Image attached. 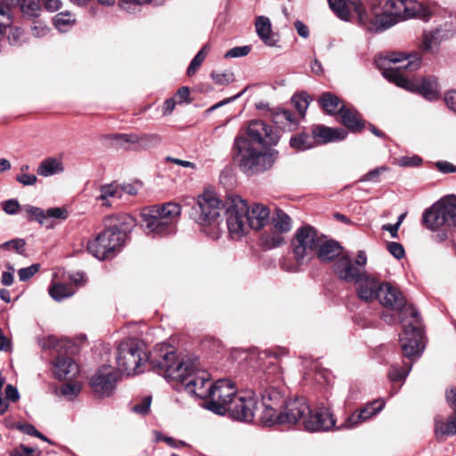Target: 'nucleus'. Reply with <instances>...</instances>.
<instances>
[{
	"label": "nucleus",
	"mask_w": 456,
	"mask_h": 456,
	"mask_svg": "<svg viewBox=\"0 0 456 456\" xmlns=\"http://www.w3.org/2000/svg\"><path fill=\"white\" fill-rule=\"evenodd\" d=\"M265 246L268 248H273L281 246L284 242L281 233H265L262 236Z\"/></svg>",
	"instance_id": "obj_44"
},
{
	"label": "nucleus",
	"mask_w": 456,
	"mask_h": 456,
	"mask_svg": "<svg viewBox=\"0 0 456 456\" xmlns=\"http://www.w3.org/2000/svg\"><path fill=\"white\" fill-rule=\"evenodd\" d=\"M226 224L232 238L239 239L248 232V203L239 195H230L225 202Z\"/></svg>",
	"instance_id": "obj_11"
},
{
	"label": "nucleus",
	"mask_w": 456,
	"mask_h": 456,
	"mask_svg": "<svg viewBox=\"0 0 456 456\" xmlns=\"http://www.w3.org/2000/svg\"><path fill=\"white\" fill-rule=\"evenodd\" d=\"M147 361L153 370L169 379H180L183 377V372L189 369L188 360L177 361L174 350L165 344L158 346L151 352Z\"/></svg>",
	"instance_id": "obj_8"
},
{
	"label": "nucleus",
	"mask_w": 456,
	"mask_h": 456,
	"mask_svg": "<svg viewBox=\"0 0 456 456\" xmlns=\"http://www.w3.org/2000/svg\"><path fill=\"white\" fill-rule=\"evenodd\" d=\"M282 395L273 387L266 388L262 394V404L281 407L283 405Z\"/></svg>",
	"instance_id": "obj_38"
},
{
	"label": "nucleus",
	"mask_w": 456,
	"mask_h": 456,
	"mask_svg": "<svg viewBox=\"0 0 456 456\" xmlns=\"http://www.w3.org/2000/svg\"><path fill=\"white\" fill-rule=\"evenodd\" d=\"M289 145L297 151H306L314 146V140L313 134L299 133L290 138Z\"/></svg>",
	"instance_id": "obj_35"
},
{
	"label": "nucleus",
	"mask_w": 456,
	"mask_h": 456,
	"mask_svg": "<svg viewBox=\"0 0 456 456\" xmlns=\"http://www.w3.org/2000/svg\"><path fill=\"white\" fill-rule=\"evenodd\" d=\"M75 293L71 284L62 282H53L49 288V295L55 301H61L70 297Z\"/></svg>",
	"instance_id": "obj_33"
},
{
	"label": "nucleus",
	"mask_w": 456,
	"mask_h": 456,
	"mask_svg": "<svg viewBox=\"0 0 456 456\" xmlns=\"http://www.w3.org/2000/svg\"><path fill=\"white\" fill-rule=\"evenodd\" d=\"M422 159L418 156H403L397 159V164L400 167H417L419 166Z\"/></svg>",
	"instance_id": "obj_58"
},
{
	"label": "nucleus",
	"mask_w": 456,
	"mask_h": 456,
	"mask_svg": "<svg viewBox=\"0 0 456 456\" xmlns=\"http://www.w3.org/2000/svg\"><path fill=\"white\" fill-rule=\"evenodd\" d=\"M334 272L339 279L346 282L354 283H356L365 273L358 265L356 266L347 256H341L338 259L334 265Z\"/></svg>",
	"instance_id": "obj_21"
},
{
	"label": "nucleus",
	"mask_w": 456,
	"mask_h": 456,
	"mask_svg": "<svg viewBox=\"0 0 456 456\" xmlns=\"http://www.w3.org/2000/svg\"><path fill=\"white\" fill-rule=\"evenodd\" d=\"M189 369L183 372V377L178 379L185 390L198 398L206 399L211 387L210 375L199 368L197 360L188 359Z\"/></svg>",
	"instance_id": "obj_14"
},
{
	"label": "nucleus",
	"mask_w": 456,
	"mask_h": 456,
	"mask_svg": "<svg viewBox=\"0 0 456 456\" xmlns=\"http://www.w3.org/2000/svg\"><path fill=\"white\" fill-rule=\"evenodd\" d=\"M118 373L112 366L103 365L92 376L90 386L100 397L110 396L116 389Z\"/></svg>",
	"instance_id": "obj_15"
},
{
	"label": "nucleus",
	"mask_w": 456,
	"mask_h": 456,
	"mask_svg": "<svg viewBox=\"0 0 456 456\" xmlns=\"http://www.w3.org/2000/svg\"><path fill=\"white\" fill-rule=\"evenodd\" d=\"M385 406L383 400H375L370 403L366 404L359 411L364 417L365 421L370 419L372 416L378 414Z\"/></svg>",
	"instance_id": "obj_42"
},
{
	"label": "nucleus",
	"mask_w": 456,
	"mask_h": 456,
	"mask_svg": "<svg viewBox=\"0 0 456 456\" xmlns=\"http://www.w3.org/2000/svg\"><path fill=\"white\" fill-rule=\"evenodd\" d=\"M180 215L181 206L174 202L145 209L142 213V217L146 234L156 237L175 232Z\"/></svg>",
	"instance_id": "obj_6"
},
{
	"label": "nucleus",
	"mask_w": 456,
	"mask_h": 456,
	"mask_svg": "<svg viewBox=\"0 0 456 456\" xmlns=\"http://www.w3.org/2000/svg\"><path fill=\"white\" fill-rule=\"evenodd\" d=\"M423 225L432 231H442L438 234L440 241L447 238L445 231L456 227V196L451 195L444 197L422 214Z\"/></svg>",
	"instance_id": "obj_7"
},
{
	"label": "nucleus",
	"mask_w": 456,
	"mask_h": 456,
	"mask_svg": "<svg viewBox=\"0 0 456 456\" xmlns=\"http://www.w3.org/2000/svg\"><path fill=\"white\" fill-rule=\"evenodd\" d=\"M320 104L322 109L329 114L333 115L337 112L339 113L341 107L340 100L338 96L331 93H324L320 97Z\"/></svg>",
	"instance_id": "obj_34"
},
{
	"label": "nucleus",
	"mask_w": 456,
	"mask_h": 456,
	"mask_svg": "<svg viewBox=\"0 0 456 456\" xmlns=\"http://www.w3.org/2000/svg\"><path fill=\"white\" fill-rule=\"evenodd\" d=\"M328 1L338 18L351 20L355 15L358 24L371 32L387 29L410 18L428 20L432 14L428 6L415 0H389L384 5L379 0H369L366 6L359 0Z\"/></svg>",
	"instance_id": "obj_1"
},
{
	"label": "nucleus",
	"mask_w": 456,
	"mask_h": 456,
	"mask_svg": "<svg viewBox=\"0 0 456 456\" xmlns=\"http://www.w3.org/2000/svg\"><path fill=\"white\" fill-rule=\"evenodd\" d=\"M310 413V407L304 398H295L286 403L281 411L280 424L304 425V419Z\"/></svg>",
	"instance_id": "obj_18"
},
{
	"label": "nucleus",
	"mask_w": 456,
	"mask_h": 456,
	"mask_svg": "<svg viewBox=\"0 0 456 456\" xmlns=\"http://www.w3.org/2000/svg\"><path fill=\"white\" fill-rule=\"evenodd\" d=\"M387 170V168L385 166L379 167L375 169L369 171L367 174L362 175V177L360 179V181H362V182H367V181L378 182L379 175Z\"/></svg>",
	"instance_id": "obj_59"
},
{
	"label": "nucleus",
	"mask_w": 456,
	"mask_h": 456,
	"mask_svg": "<svg viewBox=\"0 0 456 456\" xmlns=\"http://www.w3.org/2000/svg\"><path fill=\"white\" fill-rule=\"evenodd\" d=\"M263 412L261 414V420L265 425L280 424L281 411L280 407L272 406L270 404H262Z\"/></svg>",
	"instance_id": "obj_37"
},
{
	"label": "nucleus",
	"mask_w": 456,
	"mask_h": 456,
	"mask_svg": "<svg viewBox=\"0 0 456 456\" xmlns=\"http://www.w3.org/2000/svg\"><path fill=\"white\" fill-rule=\"evenodd\" d=\"M233 160L247 175H254L270 169L278 159L276 150H258L245 135L235 137L232 146Z\"/></svg>",
	"instance_id": "obj_4"
},
{
	"label": "nucleus",
	"mask_w": 456,
	"mask_h": 456,
	"mask_svg": "<svg viewBox=\"0 0 456 456\" xmlns=\"http://www.w3.org/2000/svg\"><path fill=\"white\" fill-rule=\"evenodd\" d=\"M161 141V136L158 134H140V151L157 147Z\"/></svg>",
	"instance_id": "obj_43"
},
{
	"label": "nucleus",
	"mask_w": 456,
	"mask_h": 456,
	"mask_svg": "<svg viewBox=\"0 0 456 456\" xmlns=\"http://www.w3.org/2000/svg\"><path fill=\"white\" fill-rule=\"evenodd\" d=\"M126 235L117 227L108 228L87 242V250L100 260L113 256L120 251Z\"/></svg>",
	"instance_id": "obj_10"
},
{
	"label": "nucleus",
	"mask_w": 456,
	"mask_h": 456,
	"mask_svg": "<svg viewBox=\"0 0 456 456\" xmlns=\"http://www.w3.org/2000/svg\"><path fill=\"white\" fill-rule=\"evenodd\" d=\"M31 32L35 37H42L47 35L49 28L45 23L36 21L31 28Z\"/></svg>",
	"instance_id": "obj_63"
},
{
	"label": "nucleus",
	"mask_w": 456,
	"mask_h": 456,
	"mask_svg": "<svg viewBox=\"0 0 456 456\" xmlns=\"http://www.w3.org/2000/svg\"><path fill=\"white\" fill-rule=\"evenodd\" d=\"M27 211L33 220L37 221L42 225L47 227L51 226L47 222L46 211L45 212L43 209L37 207H29Z\"/></svg>",
	"instance_id": "obj_47"
},
{
	"label": "nucleus",
	"mask_w": 456,
	"mask_h": 456,
	"mask_svg": "<svg viewBox=\"0 0 456 456\" xmlns=\"http://www.w3.org/2000/svg\"><path fill=\"white\" fill-rule=\"evenodd\" d=\"M75 19L70 13H58L54 18V24L56 28L61 30H66V28L70 26L74 22Z\"/></svg>",
	"instance_id": "obj_45"
},
{
	"label": "nucleus",
	"mask_w": 456,
	"mask_h": 456,
	"mask_svg": "<svg viewBox=\"0 0 456 456\" xmlns=\"http://www.w3.org/2000/svg\"><path fill=\"white\" fill-rule=\"evenodd\" d=\"M387 249L396 259H401L404 256V248L398 242H389L387 244Z\"/></svg>",
	"instance_id": "obj_61"
},
{
	"label": "nucleus",
	"mask_w": 456,
	"mask_h": 456,
	"mask_svg": "<svg viewBox=\"0 0 456 456\" xmlns=\"http://www.w3.org/2000/svg\"><path fill=\"white\" fill-rule=\"evenodd\" d=\"M244 135L254 145L257 143L265 147L276 145L280 140V135L271 126L258 119L248 123Z\"/></svg>",
	"instance_id": "obj_16"
},
{
	"label": "nucleus",
	"mask_w": 456,
	"mask_h": 456,
	"mask_svg": "<svg viewBox=\"0 0 456 456\" xmlns=\"http://www.w3.org/2000/svg\"><path fill=\"white\" fill-rule=\"evenodd\" d=\"M40 269L39 264H34L28 267L21 268L18 271L19 279L21 281H26L34 276Z\"/></svg>",
	"instance_id": "obj_52"
},
{
	"label": "nucleus",
	"mask_w": 456,
	"mask_h": 456,
	"mask_svg": "<svg viewBox=\"0 0 456 456\" xmlns=\"http://www.w3.org/2000/svg\"><path fill=\"white\" fill-rule=\"evenodd\" d=\"M336 420L328 408L310 409L304 419L303 428L311 432L329 431L335 427Z\"/></svg>",
	"instance_id": "obj_20"
},
{
	"label": "nucleus",
	"mask_w": 456,
	"mask_h": 456,
	"mask_svg": "<svg viewBox=\"0 0 456 456\" xmlns=\"http://www.w3.org/2000/svg\"><path fill=\"white\" fill-rule=\"evenodd\" d=\"M120 225L123 227L122 232L126 236V232H130L135 226L134 218L128 214H121L118 216Z\"/></svg>",
	"instance_id": "obj_53"
},
{
	"label": "nucleus",
	"mask_w": 456,
	"mask_h": 456,
	"mask_svg": "<svg viewBox=\"0 0 456 456\" xmlns=\"http://www.w3.org/2000/svg\"><path fill=\"white\" fill-rule=\"evenodd\" d=\"M382 283L375 277L364 273L355 283L359 297L366 302L377 299L379 294V287H381Z\"/></svg>",
	"instance_id": "obj_22"
},
{
	"label": "nucleus",
	"mask_w": 456,
	"mask_h": 456,
	"mask_svg": "<svg viewBox=\"0 0 456 456\" xmlns=\"http://www.w3.org/2000/svg\"><path fill=\"white\" fill-rule=\"evenodd\" d=\"M81 391V385L77 382L65 383L61 387V394L69 399H73Z\"/></svg>",
	"instance_id": "obj_46"
},
{
	"label": "nucleus",
	"mask_w": 456,
	"mask_h": 456,
	"mask_svg": "<svg viewBox=\"0 0 456 456\" xmlns=\"http://www.w3.org/2000/svg\"><path fill=\"white\" fill-rule=\"evenodd\" d=\"M270 216L269 209L261 203H252L248 205L247 220L249 227L254 230H260L268 222Z\"/></svg>",
	"instance_id": "obj_23"
},
{
	"label": "nucleus",
	"mask_w": 456,
	"mask_h": 456,
	"mask_svg": "<svg viewBox=\"0 0 456 456\" xmlns=\"http://www.w3.org/2000/svg\"><path fill=\"white\" fill-rule=\"evenodd\" d=\"M377 299L385 307L399 314L400 322L403 323V335L400 343L403 355L409 359L419 357L422 330L421 319L418 311L407 303L398 288L388 282H383L379 287Z\"/></svg>",
	"instance_id": "obj_2"
},
{
	"label": "nucleus",
	"mask_w": 456,
	"mask_h": 456,
	"mask_svg": "<svg viewBox=\"0 0 456 456\" xmlns=\"http://www.w3.org/2000/svg\"><path fill=\"white\" fill-rule=\"evenodd\" d=\"M26 242L23 239H13L1 245V248L4 250L13 249L18 254H23Z\"/></svg>",
	"instance_id": "obj_50"
},
{
	"label": "nucleus",
	"mask_w": 456,
	"mask_h": 456,
	"mask_svg": "<svg viewBox=\"0 0 456 456\" xmlns=\"http://www.w3.org/2000/svg\"><path fill=\"white\" fill-rule=\"evenodd\" d=\"M434 423L435 434L437 438L456 435V413L452 412L446 418L436 415Z\"/></svg>",
	"instance_id": "obj_27"
},
{
	"label": "nucleus",
	"mask_w": 456,
	"mask_h": 456,
	"mask_svg": "<svg viewBox=\"0 0 456 456\" xmlns=\"http://www.w3.org/2000/svg\"><path fill=\"white\" fill-rule=\"evenodd\" d=\"M445 401L448 406L456 413V387L446 389Z\"/></svg>",
	"instance_id": "obj_64"
},
{
	"label": "nucleus",
	"mask_w": 456,
	"mask_h": 456,
	"mask_svg": "<svg viewBox=\"0 0 456 456\" xmlns=\"http://www.w3.org/2000/svg\"><path fill=\"white\" fill-rule=\"evenodd\" d=\"M265 381L273 382V379L280 375V367L273 362H269L265 370Z\"/></svg>",
	"instance_id": "obj_55"
},
{
	"label": "nucleus",
	"mask_w": 456,
	"mask_h": 456,
	"mask_svg": "<svg viewBox=\"0 0 456 456\" xmlns=\"http://www.w3.org/2000/svg\"><path fill=\"white\" fill-rule=\"evenodd\" d=\"M114 139L120 144H129L132 150L140 151L139 134H118L114 135Z\"/></svg>",
	"instance_id": "obj_40"
},
{
	"label": "nucleus",
	"mask_w": 456,
	"mask_h": 456,
	"mask_svg": "<svg viewBox=\"0 0 456 456\" xmlns=\"http://www.w3.org/2000/svg\"><path fill=\"white\" fill-rule=\"evenodd\" d=\"M321 240H322V234L309 224L297 229L290 243L295 263L291 264L284 260L281 264V268L290 273L301 271L314 257Z\"/></svg>",
	"instance_id": "obj_5"
},
{
	"label": "nucleus",
	"mask_w": 456,
	"mask_h": 456,
	"mask_svg": "<svg viewBox=\"0 0 456 456\" xmlns=\"http://www.w3.org/2000/svg\"><path fill=\"white\" fill-rule=\"evenodd\" d=\"M120 189V184L115 183L103 184L100 187V194L96 197V200L101 201L104 207H111V199H121Z\"/></svg>",
	"instance_id": "obj_32"
},
{
	"label": "nucleus",
	"mask_w": 456,
	"mask_h": 456,
	"mask_svg": "<svg viewBox=\"0 0 456 456\" xmlns=\"http://www.w3.org/2000/svg\"><path fill=\"white\" fill-rule=\"evenodd\" d=\"M376 63L379 69L386 63H401L396 67L385 68L382 71L383 76L399 87L421 94L428 101L433 102L440 98V86L436 77L429 76L412 80L404 76V70L414 71L419 69L421 58L418 53L408 56L392 53L388 57L379 58Z\"/></svg>",
	"instance_id": "obj_3"
},
{
	"label": "nucleus",
	"mask_w": 456,
	"mask_h": 456,
	"mask_svg": "<svg viewBox=\"0 0 456 456\" xmlns=\"http://www.w3.org/2000/svg\"><path fill=\"white\" fill-rule=\"evenodd\" d=\"M291 102L298 113L304 117L310 103V96L306 93L302 92L294 94Z\"/></svg>",
	"instance_id": "obj_39"
},
{
	"label": "nucleus",
	"mask_w": 456,
	"mask_h": 456,
	"mask_svg": "<svg viewBox=\"0 0 456 456\" xmlns=\"http://www.w3.org/2000/svg\"><path fill=\"white\" fill-rule=\"evenodd\" d=\"M444 101L447 108L452 112L456 113V89H452L445 92Z\"/></svg>",
	"instance_id": "obj_60"
},
{
	"label": "nucleus",
	"mask_w": 456,
	"mask_h": 456,
	"mask_svg": "<svg viewBox=\"0 0 456 456\" xmlns=\"http://www.w3.org/2000/svg\"><path fill=\"white\" fill-rule=\"evenodd\" d=\"M250 47L248 45L244 46H236L232 49H230L225 54V58H238V57H243L249 53Z\"/></svg>",
	"instance_id": "obj_56"
},
{
	"label": "nucleus",
	"mask_w": 456,
	"mask_h": 456,
	"mask_svg": "<svg viewBox=\"0 0 456 456\" xmlns=\"http://www.w3.org/2000/svg\"><path fill=\"white\" fill-rule=\"evenodd\" d=\"M362 422H365L364 417L360 413V411H354L350 416L346 418L345 422L342 424V426L339 428H346L351 429L354 428Z\"/></svg>",
	"instance_id": "obj_48"
},
{
	"label": "nucleus",
	"mask_w": 456,
	"mask_h": 456,
	"mask_svg": "<svg viewBox=\"0 0 456 456\" xmlns=\"http://www.w3.org/2000/svg\"><path fill=\"white\" fill-rule=\"evenodd\" d=\"M225 204L222 202L218 195L210 189H206L199 194L196 204L193 207L195 220L200 225H209L216 223Z\"/></svg>",
	"instance_id": "obj_12"
},
{
	"label": "nucleus",
	"mask_w": 456,
	"mask_h": 456,
	"mask_svg": "<svg viewBox=\"0 0 456 456\" xmlns=\"http://www.w3.org/2000/svg\"><path fill=\"white\" fill-rule=\"evenodd\" d=\"M315 252L321 261L330 262L341 254V247L334 240H327L322 235V240Z\"/></svg>",
	"instance_id": "obj_28"
},
{
	"label": "nucleus",
	"mask_w": 456,
	"mask_h": 456,
	"mask_svg": "<svg viewBox=\"0 0 456 456\" xmlns=\"http://www.w3.org/2000/svg\"><path fill=\"white\" fill-rule=\"evenodd\" d=\"M273 121L283 130L293 131L297 128L299 122L292 112L285 109H278L273 114Z\"/></svg>",
	"instance_id": "obj_30"
},
{
	"label": "nucleus",
	"mask_w": 456,
	"mask_h": 456,
	"mask_svg": "<svg viewBox=\"0 0 456 456\" xmlns=\"http://www.w3.org/2000/svg\"><path fill=\"white\" fill-rule=\"evenodd\" d=\"M255 26L257 36L266 45H275L276 40L272 33V24L269 18L265 16L256 17Z\"/></svg>",
	"instance_id": "obj_31"
},
{
	"label": "nucleus",
	"mask_w": 456,
	"mask_h": 456,
	"mask_svg": "<svg viewBox=\"0 0 456 456\" xmlns=\"http://www.w3.org/2000/svg\"><path fill=\"white\" fill-rule=\"evenodd\" d=\"M257 407L256 398L251 395H238L226 413L235 420L251 422L254 419L255 412Z\"/></svg>",
	"instance_id": "obj_17"
},
{
	"label": "nucleus",
	"mask_w": 456,
	"mask_h": 456,
	"mask_svg": "<svg viewBox=\"0 0 456 456\" xmlns=\"http://www.w3.org/2000/svg\"><path fill=\"white\" fill-rule=\"evenodd\" d=\"M64 171V165L60 158H46L42 160L37 168L38 175L43 177H49L54 175L61 174Z\"/></svg>",
	"instance_id": "obj_29"
},
{
	"label": "nucleus",
	"mask_w": 456,
	"mask_h": 456,
	"mask_svg": "<svg viewBox=\"0 0 456 456\" xmlns=\"http://www.w3.org/2000/svg\"><path fill=\"white\" fill-rule=\"evenodd\" d=\"M411 369V366H409L408 369H404L398 366H393L388 372V378L391 381L394 382L404 380L407 375L409 374Z\"/></svg>",
	"instance_id": "obj_49"
},
{
	"label": "nucleus",
	"mask_w": 456,
	"mask_h": 456,
	"mask_svg": "<svg viewBox=\"0 0 456 456\" xmlns=\"http://www.w3.org/2000/svg\"><path fill=\"white\" fill-rule=\"evenodd\" d=\"M7 38L11 45H20L25 41L24 32L20 28H12Z\"/></svg>",
	"instance_id": "obj_51"
},
{
	"label": "nucleus",
	"mask_w": 456,
	"mask_h": 456,
	"mask_svg": "<svg viewBox=\"0 0 456 456\" xmlns=\"http://www.w3.org/2000/svg\"><path fill=\"white\" fill-rule=\"evenodd\" d=\"M151 397L146 396L140 403L133 406L132 411L141 415H146L150 411Z\"/></svg>",
	"instance_id": "obj_54"
},
{
	"label": "nucleus",
	"mask_w": 456,
	"mask_h": 456,
	"mask_svg": "<svg viewBox=\"0 0 456 456\" xmlns=\"http://www.w3.org/2000/svg\"><path fill=\"white\" fill-rule=\"evenodd\" d=\"M273 224L274 228L280 232H288L292 228V220L288 214L281 209H276L273 217Z\"/></svg>",
	"instance_id": "obj_36"
},
{
	"label": "nucleus",
	"mask_w": 456,
	"mask_h": 456,
	"mask_svg": "<svg viewBox=\"0 0 456 456\" xmlns=\"http://www.w3.org/2000/svg\"><path fill=\"white\" fill-rule=\"evenodd\" d=\"M144 360H147V356L139 341L127 338L119 343L116 356L119 371L128 376L141 373L143 371L142 366Z\"/></svg>",
	"instance_id": "obj_9"
},
{
	"label": "nucleus",
	"mask_w": 456,
	"mask_h": 456,
	"mask_svg": "<svg viewBox=\"0 0 456 456\" xmlns=\"http://www.w3.org/2000/svg\"><path fill=\"white\" fill-rule=\"evenodd\" d=\"M78 373V366L73 359L61 356L54 362L53 374L59 379H71Z\"/></svg>",
	"instance_id": "obj_25"
},
{
	"label": "nucleus",
	"mask_w": 456,
	"mask_h": 456,
	"mask_svg": "<svg viewBox=\"0 0 456 456\" xmlns=\"http://www.w3.org/2000/svg\"><path fill=\"white\" fill-rule=\"evenodd\" d=\"M47 219L49 217L64 220L68 217V212L63 208H51L46 210Z\"/></svg>",
	"instance_id": "obj_62"
},
{
	"label": "nucleus",
	"mask_w": 456,
	"mask_h": 456,
	"mask_svg": "<svg viewBox=\"0 0 456 456\" xmlns=\"http://www.w3.org/2000/svg\"><path fill=\"white\" fill-rule=\"evenodd\" d=\"M341 123L352 132H359L364 127L360 114L354 107L341 105L339 109Z\"/></svg>",
	"instance_id": "obj_26"
},
{
	"label": "nucleus",
	"mask_w": 456,
	"mask_h": 456,
	"mask_svg": "<svg viewBox=\"0 0 456 456\" xmlns=\"http://www.w3.org/2000/svg\"><path fill=\"white\" fill-rule=\"evenodd\" d=\"M312 134L314 142L320 143L341 141L347 135V132L343 128H331L322 125L314 126Z\"/></svg>",
	"instance_id": "obj_24"
},
{
	"label": "nucleus",
	"mask_w": 456,
	"mask_h": 456,
	"mask_svg": "<svg viewBox=\"0 0 456 456\" xmlns=\"http://www.w3.org/2000/svg\"><path fill=\"white\" fill-rule=\"evenodd\" d=\"M453 35L454 29L452 24L451 22H445L434 29L424 32L421 49L425 53H434L437 52L443 41L452 38Z\"/></svg>",
	"instance_id": "obj_19"
},
{
	"label": "nucleus",
	"mask_w": 456,
	"mask_h": 456,
	"mask_svg": "<svg viewBox=\"0 0 456 456\" xmlns=\"http://www.w3.org/2000/svg\"><path fill=\"white\" fill-rule=\"evenodd\" d=\"M238 395L233 383L229 379H219L211 385L206 408L216 414L224 415Z\"/></svg>",
	"instance_id": "obj_13"
},
{
	"label": "nucleus",
	"mask_w": 456,
	"mask_h": 456,
	"mask_svg": "<svg viewBox=\"0 0 456 456\" xmlns=\"http://www.w3.org/2000/svg\"><path fill=\"white\" fill-rule=\"evenodd\" d=\"M16 180L24 186H32L37 183V177L34 174L20 173L16 175Z\"/></svg>",
	"instance_id": "obj_57"
},
{
	"label": "nucleus",
	"mask_w": 456,
	"mask_h": 456,
	"mask_svg": "<svg viewBox=\"0 0 456 456\" xmlns=\"http://www.w3.org/2000/svg\"><path fill=\"white\" fill-rule=\"evenodd\" d=\"M209 51V45H205L201 50L194 56L192 61H191L188 69H187V74L188 76L191 77L193 76L197 69L200 67L203 61L205 60L208 53Z\"/></svg>",
	"instance_id": "obj_41"
}]
</instances>
